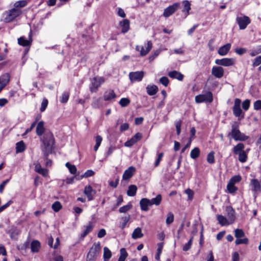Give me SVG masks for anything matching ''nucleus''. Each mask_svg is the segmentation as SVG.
Wrapping results in <instances>:
<instances>
[{"label": "nucleus", "instance_id": "obj_21", "mask_svg": "<svg viewBox=\"0 0 261 261\" xmlns=\"http://www.w3.org/2000/svg\"><path fill=\"white\" fill-rule=\"evenodd\" d=\"M141 208L142 211H147L148 206H151L150 200L147 198H143L140 201Z\"/></svg>", "mask_w": 261, "mask_h": 261}, {"label": "nucleus", "instance_id": "obj_49", "mask_svg": "<svg viewBox=\"0 0 261 261\" xmlns=\"http://www.w3.org/2000/svg\"><path fill=\"white\" fill-rule=\"evenodd\" d=\"M130 103V100L127 98H121L119 103L122 107H125L127 106Z\"/></svg>", "mask_w": 261, "mask_h": 261}, {"label": "nucleus", "instance_id": "obj_62", "mask_svg": "<svg viewBox=\"0 0 261 261\" xmlns=\"http://www.w3.org/2000/svg\"><path fill=\"white\" fill-rule=\"evenodd\" d=\"M235 52L239 55H242L247 52V49L245 48H237L235 49Z\"/></svg>", "mask_w": 261, "mask_h": 261}, {"label": "nucleus", "instance_id": "obj_63", "mask_svg": "<svg viewBox=\"0 0 261 261\" xmlns=\"http://www.w3.org/2000/svg\"><path fill=\"white\" fill-rule=\"evenodd\" d=\"M181 125V121L178 120L175 123V127L176 129V134L179 135L180 133V127Z\"/></svg>", "mask_w": 261, "mask_h": 261}, {"label": "nucleus", "instance_id": "obj_55", "mask_svg": "<svg viewBox=\"0 0 261 261\" xmlns=\"http://www.w3.org/2000/svg\"><path fill=\"white\" fill-rule=\"evenodd\" d=\"M192 239L193 238L192 237L190 240L187 243H186L182 247V250L184 251H188V250H189L190 249V248L191 247V245H192Z\"/></svg>", "mask_w": 261, "mask_h": 261}, {"label": "nucleus", "instance_id": "obj_7", "mask_svg": "<svg viewBox=\"0 0 261 261\" xmlns=\"http://www.w3.org/2000/svg\"><path fill=\"white\" fill-rule=\"evenodd\" d=\"M195 101L197 103L211 102L212 101V93L208 91L197 95L195 97Z\"/></svg>", "mask_w": 261, "mask_h": 261}, {"label": "nucleus", "instance_id": "obj_5", "mask_svg": "<svg viewBox=\"0 0 261 261\" xmlns=\"http://www.w3.org/2000/svg\"><path fill=\"white\" fill-rule=\"evenodd\" d=\"M241 100L239 98H236L234 101V106L232 108L233 115L239 117V119L244 118V113L241 109Z\"/></svg>", "mask_w": 261, "mask_h": 261}, {"label": "nucleus", "instance_id": "obj_51", "mask_svg": "<svg viewBox=\"0 0 261 261\" xmlns=\"http://www.w3.org/2000/svg\"><path fill=\"white\" fill-rule=\"evenodd\" d=\"M51 207L55 212H57L62 208V205L59 202L56 201L53 204Z\"/></svg>", "mask_w": 261, "mask_h": 261}, {"label": "nucleus", "instance_id": "obj_43", "mask_svg": "<svg viewBox=\"0 0 261 261\" xmlns=\"http://www.w3.org/2000/svg\"><path fill=\"white\" fill-rule=\"evenodd\" d=\"M66 166L69 169L70 172L72 174H75L76 172V168L74 165H71L69 163H66Z\"/></svg>", "mask_w": 261, "mask_h": 261}, {"label": "nucleus", "instance_id": "obj_22", "mask_svg": "<svg viewBox=\"0 0 261 261\" xmlns=\"http://www.w3.org/2000/svg\"><path fill=\"white\" fill-rule=\"evenodd\" d=\"M116 95L114 91L112 90H109L105 92L103 99L105 101H109L115 98Z\"/></svg>", "mask_w": 261, "mask_h": 261}, {"label": "nucleus", "instance_id": "obj_13", "mask_svg": "<svg viewBox=\"0 0 261 261\" xmlns=\"http://www.w3.org/2000/svg\"><path fill=\"white\" fill-rule=\"evenodd\" d=\"M179 6V4L178 3H175L173 5L169 6L164 10L163 16L165 17H168L175 12V11L178 8Z\"/></svg>", "mask_w": 261, "mask_h": 261}, {"label": "nucleus", "instance_id": "obj_27", "mask_svg": "<svg viewBox=\"0 0 261 261\" xmlns=\"http://www.w3.org/2000/svg\"><path fill=\"white\" fill-rule=\"evenodd\" d=\"M143 236V234L142 233L141 229L140 227H137L136 229H135L132 234V238L133 239L140 238H142Z\"/></svg>", "mask_w": 261, "mask_h": 261}, {"label": "nucleus", "instance_id": "obj_39", "mask_svg": "<svg viewBox=\"0 0 261 261\" xmlns=\"http://www.w3.org/2000/svg\"><path fill=\"white\" fill-rule=\"evenodd\" d=\"M120 255L118 261H125L127 256V253L124 248H121L120 250Z\"/></svg>", "mask_w": 261, "mask_h": 261}, {"label": "nucleus", "instance_id": "obj_16", "mask_svg": "<svg viewBox=\"0 0 261 261\" xmlns=\"http://www.w3.org/2000/svg\"><path fill=\"white\" fill-rule=\"evenodd\" d=\"M119 25L121 27V32L126 33L129 30V21L127 19H123L119 22Z\"/></svg>", "mask_w": 261, "mask_h": 261}, {"label": "nucleus", "instance_id": "obj_17", "mask_svg": "<svg viewBox=\"0 0 261 261\" xmlns=\"http://www.w3.org/2000/svg\"><path fill=\"white\" fill-rule=\"evenodd\" d=\"M9 80L10 76L8 74H5L0 76V92L9 83Z\"/></svg>", "mask_w": 261, "mask_h": 261}, {"label": "nucleus", "instance_id": "obj_26", "mask_svg": "<svg viewBox=\"0 0 261 261\" xmlns=\"http://www.w3.org/2000/svg\"><path fill=\"white\" fill-rule=\"evenodd\" d=\"M44 122L40 121L38 123L36 127V134L38 136H42L44 132Z\"/></svg>", "mask_w": 261, "mask_h": 261}, {"label": "nucleus", "instance_id": "obj_64", "mask_svg": "<svg viewBox=\"0 0 261 261\" xmlns=\"http://www.w3.org/2000/svg\"><path fill=\"white\" fill-rule=\"evenodd\" d=\"M142 135L140 133H137L132 138L136 143H137L142 138Z\"/></svg>", "mask_w": 261, "mask_h": 261}, {"label": "nucleus", "instance_id": "obj_2", "mask_svg": "<svg viewBox=\"0 0 261 261\" xmlns=\"http://www.w3.org/2000/svg\"><path fill=\"white\" fill-rule=\"evenodd\" d=\"M101 250L100 243H95L87 254V261H94L99 255Z\"/></svg>", "mask_w": 261, "mask_h": 261}, {"label": "nucleus", "instance_id": "obj_28", "mask_svg": "<svg viewBox=\"0 0 261 261\" xmlns=\"http://www.w3.org/2000/svg\"><path fill=\"white\" fill-rule=\"evenodd\" d=\"M244 147H245V146L243 143H238L236 146H235L233 147V153L235 154L238 155V154H239L244 151Z\"/></svg>", "mask_w": 261, "mask_h": 261}, {"label": "nucleus", "instance_id": "obj_40", "mask_svg": "<svg viewBox=\"0 0 261 261\" xmlns=\"http://www.w3.org/2000/svg\"><path fill=\"white\" fill-rule=\"evenodd\" d=\"M121 220L122 221V223L120 224V227L122 229H123L126 225V224L127 223V222L129 221L130 220V216L128 215V216H125V217H123L121 218Z\"/></svg>", "mask_w": 261, "mask_h": 261}, {"label": "nucleus", "instance_id": "obj_48", "mask_svg": "<svg viewBox=\"0 0 261 261\" xmlns=\"http://www.w3.org/2000/svg\"><path fill=\"white\" fill-rule=\"evenodd\" d=\"M249 242L248 239L246 238L241 239V238H238L235 241V244L236 245H240V244H248Z\"/></svg>", "mask_w": 261, "mask_h": 261}, {"label": "nucleus", "instance_id": "obj_30", "mask_svg": "<svg viewBox=\"0 0 261 261\" xmlns=\"http://www.w3.org/2000/svg\"><path fill=\"white\" fill-rule=\"evenodd\" d=\"M40 248V242L38 241H33L31 244V251L33 252H38Z\"/></svg>", "mask_w": 261, "mask_h": 261}, {"label": "nucleus", "instance_id": "obj_59", "mask_svg": "<svg viewBox=\"0 0 261 261\" xmlns=\"http://www.w3.org/2000/svg\"><path fill=\"white\" fill-rule=\"evenodd\" d=\"M253 107L255 110H261V100H257L253 103Z\"/></svg>", "mask_w": 261, "mask_h": 261}, {"label": "nucleus", "instance_id": "obj_25", "mask_svg": "<svg viewBox=\"0 0 261 261\" xmlns=\"http://www.w3.org/2000/svg\"><path fill=\"white\" fill-rule=\"evenodd\" d=\"M146 91L148 95L150 96H152L155 95L158 91V87L155 85H148L146 87Z\"/></svg>", "mask_w": 261, "mask_h": 261}, {"label": "nucleus", "instance_id": "obj_44", "mask_svg": "<svg viewBox=\"0 0 261 261\" xmlns=\"http://www.w3.org/2000/svg\"><path fill=\"white\" fill-rule=\"evenodd\" d=\"M132 208V205L130 203L127 204L126 205L121 207L119 211L121 213H125L130 210Z\"/></svg>", "mask_w": 261, "mask_h": 261}, {"label": "nucleus", "instance_id": "obj_19", "mask_svg": "<svg viewBox=\"0 0 261 261\" xmlns=\"http://www.w3.org/2000/svg\"><path fill=\"white\" fill-rule=\"evenodd\" d=\"M224 69L221 66L213 67V76L217 78H221L224 75Z\"/></svg>", "mask_w": 261, "mask_h": 261}, {"label": "nucleus", "instance_id": "obj_36", "mask_svg": "<svg viewBox=\"0 0 261 261\" xmlns=\"http://www.w3.org/2000/svg\"><path fill=\"white\" fill-rule=\"evenodd\" d=\"M16 150L17 153L22 152L25 150V144L22 141L16 143Z\"/></svg>", "mask_w": 261, "mask_h": 261}, {"label": "nucleus", "instance_id": "obj_37", "mask_svg": "<svg viewBox=\"0 0 261 261\" xmlns=\"http://www.w3.org/2000/svg\"><path fill=\"white\" fill-rule=\"evenodd\" d=\"M238 160L241 163H245L247 161L248 155H247L246 151H244L241 153L238 154Z\"/></svg>", "mask_w": 261, "mask_h": 261}, {"label": "nucleus", "instance_id": "obj_23", "mask_svg": "<svg viewBox=\"0 0 261 261\" xmlns=\"http://www.w3.org/2000/svg\"><path fill=\"white\" fill-rule=\"evenodd\" d=\"M227 219L229 223L232 224L235 220L234 211L231 207H228L227 208Z\"/></svg>", "mask_w": 261, "mask_h": 261}, {"label": "nucleus", "instance_id": "obj_6", "mask_svg": "<svg viewBox=\"0 0 261 261\" xmlns=\"http://www.w3.org/2000/svg\"><path fill=\"white\" fill-rule=\"evenodd\" d=\"M22 13L21 10L19 8H14L6 12L5 21L9 22L13 20Z\"/></svg>", "mask_w": 261, "mask_h": 261}, {"label": "nucleus", "instance_id": "obj_32", "mask_svg": "<svg viewBox=\"0 0 261 261\" xmlns=\"http://www.w3.org/2000/svg\"><path fill=\"white\" fill-rule=\"evenodd\" d=\"M94 225L92 222H89L88 224L85 226V229L82 234V237L84 238L90 232H91L93 228Z\"/></svg>", "mask_w": 261, "mask_h": 261}, {"label": "nucleus", "instance_id": "obj_45", "mask_svg": "<svg viewBox=\"0 0 261 261\" xmlns=\"http://www.w3.org/2000/svg\"><path fill=\"white\" fill-rule=\"evenodd\" d=\"M245 236V233L242 229H236L234 230V236L237 239L241 238Z\"/></svg>", "mask_w": 261, "mask_h": 261}, {"label": "nucleus", "instance_id": "obj_11", "mask_svg": "<svg viewBox=\"0 0 261 261\" xmlns=\"http://www.w3.org/2000/svg\"><path fill=\"white\" fill-rule=\"evenodd\" d=\"M250 186L251 190L254 192V196L256 197V195L261 191V185L257 179H252L250 181Z\"/></svg>", "mask_w": 261, "mask_h": 261}, {"label": "nucleus", "instance_id": "obj_50", "mask_svg": "<svg viewBox=\"0 0 261 261\" xmlns=\"http://www.w3.org/2000/svg\"><path fill=\"white\" fill-rule=\"evenodd\" d=\"M184 8L183 11H186V16L189 14V11L191 9L190 4L188 1L184 2Z\"/></svg>", "mask_w": 261, "mask_h": 261}, {"label": "nucleus", "instance_id": "obj_57", "mask_svg": "<svg viewBox=\"0 0 261 261\" xmlns=\"http://www.w3.org/2000/svg\"><path fill=\"white\" fill-rule=\"evenodd\" d=\"M250 104V101L249 99H246L242 103L243 109L247 111L249 109Z\"/></svg>", "mask_w": 261, "mask_h": 261}, {"label": "nucleus", "instance_id": "obj_10", "mask_svg": "<svg viewBox=\"0 0 261 261\" xmlns=\"http://www.w3.org/2000/svg\"><path fill=\"white\" fill-rule=\"evenodd\" d=\"M237 22L239 24L240 29L244 30L250 23V20L248 16H244L238 17L237 18Z\"/></svg>", "mask_w": 261, "mask_h": 261}, {"label": "nucleus", "instance_id": "obj_12", "mask_svg": "<svg viewBox=\"0 0 261 261\" xmlns=\"http://www.w3.org/2000/svg\"><path fill=\"white\" fill-rule=\"evenodd\" d=\"M152 46V42L150 41H148L147 42L146 49H144V47L142 46L137 45L136 49L137 50L140 51V55L142 56L146 55L149 51L151 50Z\"/></svg>", "mask_w": 261, "mask_h": 261}, {"label": "nucleus", "instance_id": "obj_29", "mask_svg": "<svg viewBox=\"0 0 261 261\" xmlns=\"http://www.w3.org/2000/svg\"><path fill=\"white\" fill-rule=\"evenodd\" d=\"M217 220L219 223L222 226H226L230 224L228 219L222 215H218Z\"/></svg>", "mask_w": 261, "mask_h": 261}, {"label": "nucleus", "instance_id": "obj_61", "mask_svg": "<svg viewBox=\"0 0 261 261\" xmlns=\"http://www.w3.org/2000/svg\"><path fill=\"white\" fill-rule=\"evenodd\" d=\"M117 14L118 16L122 18H124L126 16V14L124 11V10L121 8H117Z\"/></svg>", "mask_w": 261, "mask_h": 261}, {"label": "nucleus", "instance_id": "obj_38", "mask_svg": "<svg viewBox=\"0 0 261 261\" xmlns=\"http://www.w3.org/2000/svg\"><path fill=\"white\" fill-rule=\"evenodd\" d=\"M162 200V196L160 194H158L156 197L150 200L151 205L154 204L155 205H159Z\"/></svg>", "mask_w": 261, "mask_h": 261}, {"label": "nucleus", "instance_id": "obj_20", "mask_svg": "<svg viewBox=\"0 0 261 261\" xmlns=\"http://www.w3.org/2000/svg\"><path fill=\"white\" fill-rule=\"evenodd\" d=\"M168 76L172 79H177L180 81H182L184 79V75L181 74L180 72L176 71L173 70L172 71H170L168 73Z\"/></svg>", "mask_w": 261, "mask_h": 261}, {"label": "nucleus", "instance_id": "obj_33", "mask_svg": "<svg viewBox=\"0 0 261 261\" xmlns=\"http://www.w3.org/2000/svg\"><path fill=\"white\" fill-rule=\"evenodd\" d=\"M92 106L95 109L100 108L102 107V103L101 98H95L92 103Z\"/></svg>", "mask_w": 261, "mask_h": 261}, {"label": "nucleus", "instance_id": "obj_58", "mask_svg": "<svg viewBox=\"0 0 261 261\" xmlns=\"http://www.w3.org/2000/svg\"><path fill=\"white\" fill-rule=\"evenodd\" d=\"M185 193H186V194H187L188 196V199L190 200H192L193 198L194 192L190 189H187V190H185Z\"/></svg>", "mask_w": 261, "mask_h": 261}, {"label": "nucleus", "instance_id": "obj_46", "mask_svg": "<svg viewBox=\"0 0 261 261\" xmlns=\"http://www.w3.org/2000/svg\"><path fill=\"white\" fill-rule=\"evenodd\" d=\"M163 247V243H159L158 244V249H157V253L155 255V258L156 260H159L160 255L162 253V250Z\"/></svg>", "mask_w": 261, "mask_h": 261}, {"label": "nucleus", "instance_id": "obj_54", "mask_svg": "<svg viewBox=\"0 0 261 261\" xmlns=\"http://www.w3.org/2000/svg\"><path fill=\"white\" fill-rule=\"evenodd\" d=\"M69 93L67 92H65L62 94L60 101L62 103H66L69 98Z\"/></svg>", "mask_w": 261, "mask_h": 261}, {"label": "nucleus", "instance_id": "obj_15", "mask_svg": "<svg viewBox=\"0 0 261 261\" xmlns=\"http://www.w3.org/2000/svg\"><path fill=\"white\" fill-rule=\"evenodd\" d=\"M95 193V191L90 186L85 187L84 194L87 196L88 200L91 201L93 199V196Z\"/></svg>", "mask_w": 261, "mask_h": 261}, {"label": "nucleus", "instance_id": "obj_1", "mask_svg": "<svg viewBox=\"0 0 261 261\" xmlns=\"http://www.w3.org/2000/svg\"><path fill=\"white\" fill-rule=\"evenodd\" d=\"M41 141L42 142L41 150L43 153V159L45 160H47L45 165L47 167H50L52 165V161L48 160L47 158L54 149L55 139L52 133L49 130L45 131L41 138Z\"/></svg>", "mask_w": 261, "mask_h": 261}, {"label": "nucleus", "instance_id": "obj_56", "mask_svg": "<svg viewBox=\"0 0 261 261\" xmlns=\"http://www.w3.org/2000/svg\"><path fill=\"white\" fill-rule=\"evenodd\" d=\"M261 64V56H258L255 58L252 63L253 67H256L259 65Z\"/></svg>", "mask_w": 261, "mask_h": 261}, {"label": "nucleus", "instance_id": "obj_60", "mask_svg": "<svg viewBox=\"0 0 261 261\" xmlns=\"http://www.w3.org/2000/svg\"><path fill=\"white\" fill-rule=\"evenodd\" d=\"M160 82L164 86L166 87L168 85L169 80L167 77L163 76L160 79Z\"/></svg>", "mask_w": 261, "mask_h": 261}, {"label": "nucleus", "instance_id": "obj_47", "mask_svg": "<svg viewBox=\"0 0 261 261\" xmlns=\"http://www.w3.org/2000/svg\"><path fill=\"white\" fill-rule=\"evenodd\" d=\"M174 221V215L173 214L170 212L167 214V217L166 220V223L167 225H170Z\"/></svg>", "mask_w": 261, "mask_h": 261}, {"label": "nucleus", "instance_id": "obj_4", "mask_svg": "<svg viewBox=\"0 0 261 261\" xmlns=\"http://www.w3.org/2000/svg\"><path fill=\"white\" fill-rule=\"evenodd\" d=\"M91 82L90 91L91 93H96L101 85L105 82V79L102 77L96 76L91 80Z\"/></svg>", "mask_w": 261, "mask_h": 261}, {"label": "nucleus", "instance_id": "obj_31", "mask_svg": "<svg viewBox=\"0 0 261 261\" xmlns=\"http://www.w3.org/2000/svg\"><path fill=\"white\" fill-rule=\"evenodd\" d=\"M137 187L136 185H130L127 191V194L128 196H134L136 194Z\"/></svg>", "mask_w": 261, "mask_h": 261}, {"label": "nucleus", "instance_id": "obj_18", "mask_svg": "<svg viewBox=\"0 0 261 261\" xmlns=\"http://www.w3.org/2000/svg\"><path fill=\"white\" fill-rule=\"evenodd\" d=\"M231 48V44L227 43L221 47H220L218 49V54L220 56H225L227 54L228 51H229Z\"/></svg>", "mask_w": 261, "mask_h": 261}, {"label": "nucleus", "instance_id": "obj_14", "mask_svg": "<svg viewBox=\"0 0 261 261\" xmlns=\"http://www.w3.org/2000/svg\"><path fill=\"white\" fill-rule=\"evenodd\" d=\"M135 171V168L133 166H130L128 169L125 170L122 175L121 183H122L124 180H126L130 179L133 176Z\"/></svg>", "mask_w": 261, "mask_h": 261}, {"label": "nucleus", "instance_id": "obj_34", "mask_svg": "<svg viewBox=\"0 0 261 261\" xmlns=\"http://www.w3.org/2000/svg\"><path fill=\"white\" fill-rule=\"evenodd\" d=\"M112 256V253L110 250L105 247L103 248V259L105 261H108Z\"/></svg>", "mask_w": 261, "mask_h": 261}, {"label": "nucleus", "instance_id": "obj_24", "mask_svg": "<svg viewBox=\"0 0 261 261\" xmlns=\"http://www.w3.org/2000/svg\"><path fill=\"white\" fill-rule=\"evenodd\" d=\"M32 42L31 35H30V40L25 39L24 37H21L18 39V43L20 45L27 46L30 45Z\"/></svg>", "mask_w": 261, "mask_h": 261}, {"label": "nucleus", "instance_id": "obj_8", "mask_svg": "<svg viewBox=\"0 0 261 261\" xmlns=\"http://www.w3.org/2000/svg\"><path fill=\"white\" fill-rule=\"evenodd\" d=\"M145 72L143 71L131 72L129 73V78L132 83L140 82L144 77Z\"/></svg>", "mask_w": 261, "mask_h": 261}, {"label": "nucleus", "instance_id": "obj_35", "mask_svg": "<svg viewBox=\"0 0 261 261\" xmlns=\"http://www.w3.org/2000/svg\"><path fill=\"white\" fill-rule=\"evenodd\" d=\"M200 155V149L198 147H195L193 149L190 153V157L193 159H196L199 157Z\"/></svg>", "mask_w": 261, "mask_h": 261}, {"label": "nucleus", "instance_id": "obj_3", "mask_svg": "<svg viewBox=\"0 0 261 261\" xmlns=\"http://www.w3.org/2000/svg\"><path fill=\"white\" fill-rule=\"evenodd\" d=\"M231 135L233 139L236 141H245L248 139V136L242 133L238 129V125H232L231 132Z\"/></svg>", "mask_w": 261, "mask_h": 261}, {"label": "nucleus", "instance_id": "obj_9", "mask_svg": "<svg viewBox=\"0 0 261 261\" xmlns=\"http://www.w3.org/2000/svg\"><path fill=\"white\" fill-rule=\"evenodd\" d=\"M236 60L234 58H223L221 59H216L215 61L217 65L228 67L234 64Z\"/></svg>", "mask_w": 261, "mask_h": 261}, {"label": "nucleus", "instance_id": "obj_53", "mask_svg": "<svg viewBox=\"0 0 261 261\" xmlns=\"http://www.w3.org/2000/svg\"><path fill=\"white\" fill-rule=\"evenodd\" d=\"M27 2L25 1H18L16 2L14 4V6L15 8H19L23 7L27 5Z\"/></svg>", "mask_w": 261, "mask_h": 261}, {"label": "nucleus", "instance_id": "obj_52", "mask_svg": "<svg viewBox=\"0 0 261 261\" xmlns=\"http://www.w3.org/2000/svg\"><path fill=\"white\" fill-rule=\"evenodd\" d=\"M48 102L47 99L44 98L43 99L41 103V107L40 108V110L41 112H43L46 110V108L48 105Z\"/></svg>", "mask_w": 261, "mask_h": 261}, {"label": "nucleus", "instance_id": "obj_41", "mask_svg": "<svg viewBox=\"0 0 261 261\" xmlns=\"http://www.w3.org/2000/svg\"><path fill=\"white\" fill-rule=\"evenodd\" d=\"M227 189L229 193L233 194L237 191L238 188L234 185L228 182L227 185Z\"/></svg>", "mask_w": 261, "mask_h": 261}, {"label": "nucleus", "instance_id": "obj_42", "mask_svg": "<svg viewBox=\"0 0 261 261\" xmlns=\"http://www.w3.org/2000/svg\"><path fill=\"white\" fill-rule=\"evenodd\" d=\"M241 179L242 178L241 176L235 175L230 179L228 182L235 185V184L241 181Z\"/></svg>", "mask_w": 261, "mask_h": 261}]
</instances>
